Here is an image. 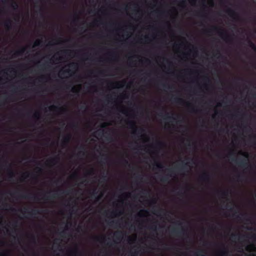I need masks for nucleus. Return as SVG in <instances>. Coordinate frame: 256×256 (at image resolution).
<instances>
[{"label": "nucleus", "mask_w": 256, "mask_h": 256, "mask_svg": "<svg viewBox=\"0 0 256 256\" xmlns=\"http://www.w3.org/2000/svg\"><path fill=\"white\" fill-rule=\"evenodd\" d=\"M96 239L98 241L100 242H103L104 241L105 237L104 236H97Z\"/></svg>", "instance_id": "a211bd4d"}, {"label": "nucleus", "mask_w": 256, "mask_h": 256, "mask_svg": "<svg viewBox=\"0 0 256 256\" xmlns=\"http://www.w3.org/2000/svg\"><path fill=\"white\" fill-rule=\"evenodd\" d=\"M186 49H188V51L186 52L182 53V55L184 56H194L198 54L197 48L194 46L190 44L186 47Z\"/></svg>", "instance_id": "20e7f679"}, {"label": "nucleus", "mask_w": 256, "mask_h": 256, "mask_svg": "<svg viewBox=\"0 0 256 256\" xmlns=\"http://www.w3.org/2000/svg\"><path fill=\"white\" fill-rule=\"evenodd\" d=\"M1 244H2V245H3V244H4V242H1Z\"/></svg>", "instance_id": "a18cd8bd"}, {"label": "nucleus", "mask_w": 256, "mask_h": 256, "mask_svg": "<svg viewBox=\"0 0 256 256\" xmlns=\"http://www.w3.org/2000/svg\"><path fill=\"white\" fill-rule=\"evenodd\" d=\"M122 214V210H115L113 211L112 212V214L114 217H117L121 216Z\"/></svg>", "instance_id": "ddd939ff"}, {"label": "nucleus", "mask_w": 256, "mask_h": 256, "mask_svg": "<svg viewBox=\"0 0 256 256\" xmlns=\"http://www.w3.org/2000/svg\"><path fill=\"white\" fill-rule=\"evenodd\" d=\"M79 20V18L78 16H75L74 18V21H78V20Z\"/></svg>", "instance_id": "bb28decb"}, {"label": "nucleus", "mask_w": 256, "mask_h": 256, "mask_svg": "<svg viewBox=\"0 0 256 256\" xmlns=\"http://www.w3.org/2000/svg\"><path fill=\"white\" fill-rule=\"evenodd\" d=\"M204 53L208 56H213L214 57H216V56H219L220 55V50L217 48H216L213 49L210 52L206 51V52H204Z\"/></svg>", "instance_id": "39448f33"}, {"label": "nucleus", "mask_w": 256, "mask_h": 256, "mask_svg": "<svg viewBox=\"0 0 256 256\" xmlns=\"http://www.w3.org/2000/svg\"><path fill=\"white\" fill-rule=\"evenodd\" d=\"M130 126L132 128L134 129L133 133L135 134L136 132V126L135 122L133 121L130 122Z\"/></svg>", "instance_id": "2eb2a0df"}, {"label": "nucleus", "mask_w": 256, "mask_h": 256, "mask_svg": "<svg viewBox=\"0 0 256 256\" xmlns=\"http://www.w3.org/2000/svg\"><path fill=\"white\" fill-rule=\"evenodd\" d=\"M8 252H0V256H7Z\"/></svg>", "instance_id": "5701e85b"}, {"label": "nucleus", "mask_w": 256, "mask_h": 256, "mask_svg": "<svg viewBox=\"0 0 256 256\" xmlns=\"http://www.w3.org/2000/svg\"><path fill=\"white\" fill-rule=\"evenodd\" d=\"M246 41L248 43V46L250 48H252L253 46H254V45L255 44L252 40L250 39L249 38H247L246 40Z\"/></svg>", "instance_id": "f3484780"}, {"label": "nucleus", "mask_w": 256, "mask_h": 256, "mask_svg": "<svg viewBox=\"0 0 256 256\" xmlns=\"http://www.w3.org/2000/svg\"><path fill=\"white\" fill-rule=\"evenodd\" d=\"M28 48V46H23L17 50H10L8 52V55L14 58L23 56L24 54H28L27 51Z\"/></svg>", "instance_id": "f03ea898"}, {"label": "nucleus", "mask_w": 256, "mask_h": 256, "mask_svg": "<svg viewBox=\"0 0 256 256\" xmlns=\"http://www.w3.org/2000/svg\"><path fill=\"white\" fill-rule=\"evenodd\" d=\"M218 106H221V104L220 102L218 103V105H217Z\"/></svg>", "instance_id": "58836bf2"}, {"label": "nucleus", "mask_w": 256, "mask_h": 256, "mask_svg": "<svg viewBox=\"0 0 256 256\" xmlns=\"http://www.w3.org/2000/svg\"><path fill=\"white\" fill-rule=\"evenodd\" d=\"M12 22L10 19H8L4 22V26L7 30H9L12 28Z\"/></svg>", "instance_id": "6e6552de"}, {"label": "nucleus", "mask_w": 256, "mask_h": 256, "mask_svg": "<svg viewBox=\"0 0 256 256\" xmlns=\"http://www.w3.org/2000/svg\"><path fill=\"white\" fill-rule=\"evenodd\" d=\"M100 50H104V48H100Z\"/></svg>", "instance_id": "49530a36"}, {"label": "nucleus", "mask_w": 256, "mask_h": 256, "mask_svg": "<svg viewBox=\"0 0 256 256\" xmlns=\"http://www.w3.org/2000/svg\"><path fill=\"white\" fill-rule=\"evenodd\" d=\"M251 48L256 53V44H254V46H253Z\"/></svg>", "instance_id": "c756f323"}, {"label": "nucleus", "mask_w": 256, "mask_h": 256, "mask_svg": "<svg viewBox=\"0 0 256 256\" xmlns=\"http://www.w3.org/2000/svg\"><path fill=\"white\" fill-rule=\"evenodd\" d=\"M56 44L53 42V41H50L46 45V47L50 48Z\"/></svg>", "instance_id": "aec40b11"}, {"label": "nucleus", "mask_w": 256, "mask_h": 256, "mask_svg": "<svg viewBox=\"0 0 256 256\" xmlns=\"http://www.w3.org/2000/svg\"><path fill=\"white\" fill-rule=\"evenodd\" d=\"M1 222H2V220H1V218H0V224H1Z\"/></svg>", "instance_id": "c03bdc74"}, {"label": "nucleus", "mask_w": 256, "mask_h": 256, "mask_svg": "<svg viewBox=\"0 0 256 256\" xmlns=\"http://www.w3.org/2000/svg\"><path fill=\"white\" fill-rule=\"evenodd\" d=\"M2 2L4 3H6L8 2V0H2Z\"/></svg>", "instance_id": "72a5a7b5"}, {"label": "nucleus", "mask_w": 256, "mask_h": 256, "mask_svg": "<svg viewBox=\"0 0 256 256\" xmlns=\"http://www.w3.org/2000/svg\"><path fill=\"white\" fill-rule=\"evenodd\" d=\"M211 30H206V32H210Z\"/></svg>", "instance_id": "79ce46f5"}, {"label": "nucleus", "mask_w": 256, "mask_h": 256, "mask_svg": "<svg viewBox=\"0 0 256 256\" xmlns=\"http://www.w3.org/2000/svg\"><path fill=\"white\" fill-rule=\"evenodd\" d=\"M157 166H158V168H160V167H161V166H160V164H158V165H157Z\"/></svg>", "instance_id": "a19ab883"}, {"label": "nucleus", "mask_w": 256, "mask_h": 256, "mask_svg": "<svg viewBox=\"0 0 256 256\" xmlns=\"http://www.w3.org/2000/svg\"><path fill=\"white\" fill-rule=\"evenodd\" d=\"M54 40L59 42H62V38H57V39H54Z\"/></svg>", "instance_id": "393cba45"}, {"label": "nucleus", "mask_w": 256, "mask_h": 256, "mask_svg": "<svg viewBox=\"0 0 256 256\" xmlns=\"http://www.w3.org/2000/svg\"><path fill=\"white\" fill-rule=\"evenodd\" d=\"M70 140V136H67L65 138V140L66 142H68Z\"/></svg>", "instance_id": "a878e982"}, {"label": "nucleus", "mask_w": 256, "mask_h": 256, "mask_svg": "<svg viewBox=\"0 0 256 256\" xmlns=\"http://www.w3.org/2000/svg\"><path fill=\"white\" fill-rule=\"evenodd\" d=\"M56 107L54 106V105H52V106H50L48 107V108L50 110H52L54 108H56Z\"/></svg>", "instance_id": "b1692460"}, {"label": "nucleus", "mask_w": 256, "mask_h": 256, "mask_svg": "<svg viewBox=\"0 0 256 256\" xmlns=\"http://www.w3.org/2000/svg\"><path fill=\"white\" fill-rule=\"evenodd\" d=\"M10 6L15 10H17L18 7V4L15 1H12Z\"/></svg>", "instance_id": "4468645a"}, {"label": "nucleus", "mask_w": 256, "mask_h": 256, "mask_svg": "<svg viewBox=\"0 0 256 256\" xmlns=\"http://www.w3.org/2000/svg\"><path fill=\"white\" fill-rule=\"evenodd\" d=\"M138 216H140L141 215V214H140V212L138 213Z\"/></svg>", "instance_id": "37998d69"}, {"label": "nucleus", "mask_w": 256, "mask_h": 256, "mask_svg": "<svg viewBox=\"0 0 256 256\" xmlns=\"http://www.w3.org/2000/svg\"><path fill=\"white\" fill-rule=\"evenodd\" d=\"M120 111L124 114L128 115V110L124 106L121 107Z\"/></svg>", "instance_id": "6ab92c4d"}, {"label": "nucleus", "mask_w": 256, "mask_h": 256, "mask_svg": "<svg viewBox=\"0 0 256 256\" xmlns=\"http://www.w3.org/2000/svg\"><path fill=\"white\" fill-rule=\"evenodd\" d=\"M92 170H89V171L88 172V174H92Z\"/></svg>", "instance_id": "f704fd0d"}, {"label": "nucleus", "mask_w": 256, "mask_h": 256, "mask_svg": "<svg viewBox=\"0 0 256 256\" xmlns=\"http://www.w3.org/2000/svg\"><path fill=\"white\" fill-rule=\"evenodd\" d=\"M208 2H209L210 3L213 4L212 0H208Z\"/></svg>", "instance_id": "e433bc0d"}, {"label": "nucleus", "mask_w": 256, "mask_h": 256, "mask_svg": "<svg viewBox=\"0 0 256 256\" xmlns=\"http://www.w3.org/2000/svg\"><path fill=\"white\" fill-rule=\"evenodd\" d=\"M75 176V174H72V178H74Z\"/></svg>", "instance_id": "ea45409f"}, {"label": "nucleus", "mask_w": 256, "mask_h": 256, "mask_svg": "<svg viewBox=\"0 0 256 256\" xmlns=\"http://www.w3.org/2000/svg\"><path fill=\"white\" fill-rule=\"evenodd\" d=\"M213 30L218 31L222 38L226 42L229 43L230 44H232V38L230 35H228L226 32L222 31V30L218 28V27L216 26L214 28Z\"/></svg>", "instance_id": "7ed1b4c3"}, {"label": "nucleus", "mask_w": 256, "mask_h": 256, "mask_svg": "<svg viewBox=\"0 0 256 256\" xmlns=\"http://www.w3.org/2000/svg\"><path fill=\"white\" fill-rule=\"evenodd\" d=\"M126 84V80H122L119 81H116L113 83L112 86L114 88H122Z\"/></svg>", "instance_id": "423d86ee"}, {"label": "nucleus", "mask_w": 256, "mask_h": 256, "mask_svg": "<svg viewBox=\"0 0 256 256\" xmlns=\"http://www.w3.org/2000/svg\"><path fill=\"white\" fill-rule=\"evenodd\" d=\"M183 46V44L182 43H181V44H175L174 45V47L175 48H181Z\"/></svg>", "instance_id": "412c9836"}, {"label": "nucleus", "mask_w": 256, "mask_h": 256, "mask_svg": "<svg viewBox=\"0 0 256 256\" xmlns=\"http://www.w3.org/2000/svg\"><path fill=\"white\" fill-rule=\"evenodd\" d=\"M251 48L256 53V44H254V46H253Z\"/></svg>", "instance_id": "cd10ccee"}, {"label": "nucleus", "mask_w": 256, "mask_h": 256, "mask_svg": "<svg viewBox=\"0 0 256 256\" xmlns=\"http://www.w3.org/2000/svg\"><path fill=\"white\" fill-rule=\"evenodd\" d=\"M201 256H206L205 255H202Z\"/></svg>", "instance_id": "de8ad7c7"}, {"label": "nucleus", "mask_w": 256, "mask_h": 256, "mask_svg": "<svg viewBox=\"0 0 256 256\" xmlns=\"http://www.w3.org/2000/svg\"><path fill=\"white\" fill-rule=\"evenodd\" d=\"M131 193L130 192H126L120 196V198L126 200L130 196Z\"/></svg>", "instance_id": "f8f14e48"}, {"label": "nucleus", "mask_w": 256, "mask_h": 256, "mask_svg": "<svg viewBox=\"0 0 256 256\" xmlns=\"http://www.w3.org/2000/svg\"><path fill=\"white\" fill-rule=\"evenodd\" d=\"M42 42H43V41L42 40L38 39L34 43L32 48H35L36 46H40L42 45Z\"/></svg>", "instance_id": "9b49d317"}, {"label": "nucleus", "mask_w": 256, "mask_h": 256, "mask_svg": "<svg viewBox=\"0 0 256 256\" xmlns=\"http://www.w3.org/2000/svg\"><path fill=\"white\" fill-rule=\"evenodd\" d=\"M2 64H17L16 63H3ZM19 64H24V63H20ZM32 64H41L40 62H34ZM42 64H66L65 63H55V62H46ZM66 64H93L92 63H77V62H69ZM122 64H154V63L148 62V63H122ZM154 64H165L164 63H154ZM166 64H174L173 62H169Z\"/></svg>", "instance_id": "f257e3e1"}, {"label": "nucleus", "mask_w": 256, "mask_h": 256, "mask_svg": "<svg viewBox=\"0 0 256 256\" xmlns=\"http://www.w3.org/2000/svg\"><path fill=\"white\" fill-rule=\"evenodd\" d=\"M228 254V251L226 250H222L219 251L218 252V256H226Z\"/></svg>", "instance_id": "dca6fc26"}, {"label": "nucleus", "mask_w": 256, "mask_h": 256, "mask_svg": "<svg viewBox=\"0 0 256 256\" xmlns=\"http://www.w3.org/2000/svg\"><path fill=\"white\" fill-rule=\"evenodd\" d=\"M71 53H73V52H72V50H62L56 53V55H58V56H66V55L70 54Z\"/></svg>", "instance_id": "0eeeda50"}, {"label": "nucleus", "mask_w": 256, "mask_h": 256, "mask_svg": "<svg viewBox=\"0 0 256 256\" xmlns=\"http://www.w3.org/2000/svg\"><path fill=\"white\" fill-rule=\"evenodd\" d=\"M251 48L256 53V44H254V46H253Z\"/></svg>", "instance_id": "c85d7f7f"}, {"label": "nucleus", "mask_w": 256, "mask_h": 256, "mask_svg": "<svg viewBox=\"0 0 256 256\" xmlns=\"http://www.w3.org/2000/svg\"><path fill=\"white\" fill-rule=\"evenodd\" d=\"M22 177L24 178H26L28 177V174H24Z\"/></svg>", "instance_id": "2f4dec72"}, {"label": "nucleus", "mask_w": 256, "mask_h": 256, "mask_svg": "<svg viewBox=\"0 0 256 256\" xmlns=\"http://www.w3.org/2000/svg\"><path fill=\"white\" fill-rule=\"evenodd\" d=\"M189 0V2H190L191 4H194V3L196 2V0Z\"/></svg>", "instance_id": "7c9ffc66"}, {"label": "nucleus", "mask_w": 256, "mask_h": 256, "mask_svg": "<svg viewBox=\"0 0 256 256\" xmlns=\"http://www.w3.org/2000/svg\"><path fill=\"white\" fill-rule=\"evenodd\" d=\"M108 54L110 56H111L112 54V52H108Z\"/></svg>", "instance_id": "c9c22d12"}, {"label": "nucleus", "mask_w": 256, "mask_h": 256, "mask_svg": "<svg viewBox=\"0 0 256 256\" xmlns=\"http://www.w3.org/2000/svg\"><path fill=\"white\" fill-rule=\"evenodd\" d=\"M14 175V172H10V176H12Z\"/></svg>", "instance_id": "473e14b6"}, {"label": "nucleus", "mask_w": 256, "mask_h": 256, "mask_svg": "<svg viewBox=\"0 0 256 256\" xmlns=\"http://www.w3.org/2000/svg\"><path fill=\"white\" fill-rule=\"evenodd\" d=\"M203 1H205L206 0H202Z\"/></svg>", "instance_id": "09e8293b"}, {"label": "nucleus", "mask_w": 256, "mask_h": 256, "mask_svg": "<svg viewBox=\"0 0 256 256\" xmlns=\"http://www.w3.org/2000/svg\"><path fill=\"white\" fill-rule=\"evenodd\" d=\"M185 3H186V2L184 0L182 1V2H181V4H185Z\"/></svg>", "instance_id": "4c0bfd02"}, {"label": "nucleus", "mask_w": 256, "mask_h": 256, "mask_svg": "<svg viewBox=\"0 0 256 256\" xmlns=\"http://www.w3.org/2000/svg\"><path fill=\"white\" fill-rule=\"evenodd\" d=\"M226 12L232 18H234V16L236 15V13L232 9L228 8Z\"/></svg>", "instance_id": "9d476101"}, {"label": "nucleus", "mask_w": 256, "mask_h": 256, "mask_svg": "<svg viewBox=\"0 0 256 256\" xmlns=\"http://www.w3.org/2000/svg\"><path fill=\"white\" fill-rule=\"evenodd\" d=\"M136 234L130 236L128 237V242L130 244L134 243L136 242Z\"/></svg>", "instance_id": "1a4fd4ad"}, {"label": "nucleus", "mask_w": 256, "mask_h": 256, "mask_svg": "<svg viewBox=\"0 0 256 256\" xmlns=\"http://www.w3.org/2000/svg\"><path fill=\"white\" fill-rule=\"evenodd\" d=\"M34 117L37 118V119H38L40 118V114L38 112H36L34 114Z\"/></svg>", "instance_id": "4be33fe9"}]
</instances>
